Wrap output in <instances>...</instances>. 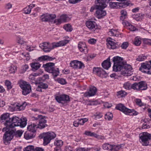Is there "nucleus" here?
I'll return each instance as SVG.
<instances>
[{
  "label": "nucleus",
  "instance_id": "obj_27",
  "mask_svg": "<svg viewBox=\"0 0 151 151\" xmlns=\"http://www.w3.org/2000/svg\"><path fill=\"white\" fill-rule=\"evenodd\" d=\"M30 65L32 70L35 71L40 67L41 65L39 63H32L30 64Z\"/></svg>",
  "mask_w": 151,
  "mask_h": 151
},
{
  "label": "nucleus",
  "instance_id": "obj_12",
  "mask_svg": "<svg viewBox=\"0 0 151 151\" xmlns=\"http://www.w3.org/2000/svg\"><path fill=\"white\" fill-rule=\"evenodd\" d=\"M56 17L55 14H46L41 16V20L42 22H47L50 21L54 19Z\"/></svg>",
  "mask_w": 151,
  "mask_h": 151
},
{
  "label": "nucleus",
  "instance_id": "obj_13",
  "mask_svg": "<svg viewBox=\"0 0 151 151\" xmlns=\"http://www.w3.org/2000/svg\"><path fill=\"white\" fill-rule=\"evenodd\" d=\"M69 20V17L67 15L63 14L60 16V18L55 19L54 23L57 24H60L62 22H67Z\"/></svg>",
  "mask_w": 151,
  "mask_h": 151
},
{
  "label": "nucleus",
  "instance_id": "obj_9",
  "mask_svg": "<svg viewBox=\"0 0 151 151\" xmlns=\"http://www.w3.org/2000/svg\"><path fill=\"white\" fill-rule=\"evenodd\" d=\"M93 72L94 74L102 78H106L108 76V74L101 68H94Z\"/></svg>",
  "mask_w": 151,
  "mask_h": 151
},
{
  "label": "nucleus",
  "instance_id": "obj_42",
  "mask_svg": "<svg viewBox=\"0 0 151 151\" xmlns=\"http://www.w3.org/2000/svg\"><path fill=\"white\" fill-rule=\"evenodd\" d=\"M97 2L99 3L102 5H103V7H106V2L108 3L110 0H97Z\"/></svg>",
  "mask_w": 151,
  "mask_h": 151
},
{
  "label": "nucleus",
  "instance_id": "obj_47",
  "mask_svg": "<svg viewBox=\"0 0 151 151\" xmlns=\"http://www.w3.org/2000/svg\"><path fill=\"white\" fill-rule=\"evenodd\" d=\"M96 4H97V5H95L94 6L91 7L90 10V11L91 12H93L95 9L97 10L99 8L101 7V6H100V4H101L97 2V3H96Z\"/></svg>",
  "mask_w": 151,
  "mask_h": 151
},
{
  "label": "nucleus",
  "instance_id": "obj_18",
  "mask_svg": "<svg viewBox=\"0 0 151 151\" xmlns=\"http://www.w3.org/2000/svg\"><path fill=\"white\" fill-rule=\"evenodd\" d=\"M69 41L68 40H65L60 41L58 42H53L51 44L52 49H53L55 47H58L59 46H63L65 45L66 44L69 42Z\"/></svg>",
  "mask_w": 151,
  "mask_h": 151
},
{
  "label": "nucleus",
  "instance_id": "obj_2",
  "mask_svg": "<svg viewBox=\"0 0 151 151\" xmlns=\"http://www.w3.org/2000/svg\"><path fill=\"white\" fill-rule=\"evenodd\" d=\"M2 131L3 132L6 131L3 136L4 143L6 145L10 143L9 142L12 139L14 136L20 137L23 132L22 130L16 131L15 128L7 130H5V129L4 128Z\"/></svg>",
  "mask_w": 151,
  "mask_h": 151
},
{
  "label": "nucleus",
  "instance_id": "obj_48",
  "mask_svg": "<svg viewBox=\"0 0 151 151\" xmlns=\"http://www.w3.org/2000/svg\"><path fill=\"white\" fill-rule=\"evenodd\" d=\"M17 70V67L16 66L12 65L9 68V72L10 73H14Z\"/></svg>",
  "mask_w": 151,
  "mask_h": 151
},
{
  "label": "nucleus",
  "instance_id": "obj_40",
  "mask_svg": "<svg viewBox=\"0 0 151 151\" xmlns=\"http://www.w3.org/2000/svg\"><path fill=\"white\" fill-rule=\"evenodd\" d=\"M111 145L108 143H105L102 145L103 149L105 150H110L111 149Z\"/></svg>",
  "mask_w": 151,
  "mask_h": 151
},
{
  "label": "nucleus",
  "instance_id": "obj_31",
  "mask_svg": "<svg viewBox=\"0 0 151 151\" xmlns=\"http://www.w3.org/2000/svg\"><path fill=\"white\" fill-rule=\"evenodd\" d=\"M109 35H110L118 37L119 36V32L117 30L113 29H110L109 32Z\"/></svg>",
  "mask_w": 151,
  "mask_h": 151
},
{
  "label": "nucleus",
  "instance_id": "obj_35",
  "mask_svg": "<svg viewBox=\"0 0 151 151\" xmlns=\"http://www.w3.org/2000/svg\"><path fill=\"white\" fill-rule=\"evenodd\" d=\"M125 24L126 25L129 27V29L131 31H134L136 29V27L132 25L131 24L129 23L128 22H124Z\"/></svg>",
  "mask_w": 151,
  "mask_h": 151
},
{
  "label": "nucleus",
  "instance_id": "obj_8",
  "mask_svg": "<svg viewBox=\"0 0 151 151\" xmlns=\"http://www.w3.org/2000/svg\"><path fill=\"white\" fill-rule=\"evenodd\" d=\"M19 86L22 89V94L24 95H27L31 91L30 85L25 81L21 82L19 84Z\"/></svg>",
  "mask_w": 151,
  "mask_h": 151
},
{
  "label": "nucleus",
  "instance_id": "obj_49",
  "mask_svg": "<svg viewBox=\"0 0 151 151\" xmlns=\"http://www.w3.org/2000/svg\"><path fill=\"white\" fill-rule=\"evenodd\" d=\"M29 68L28 65H25L22 66V69L21 70L20 72L23 73L27 71Z\"/></svg>",
  "mask_w": 151,
  "mask_h": 151
},
{
  "label": "nucleus",
  "instance_id": "obj_54",
  "mask_svg": "<svg viewBox=\"0 0 151 151\" xmlns=\"http://www.w3.org/2000/svg\"><path fill=\"white\" fill-rule=\"evenodd\" d=\"M141 43V41L138 38H136L134 42V44L135 45L138 46Z\"/></svg>",
  "mask_w": 151,
  "mask_h": 151
},
{
  "label": "nucleus",
  "instance_id": "obj_19",
  "mask_svg": "<svg viewBox=\"0 0 151 151\" xmlns=\"http://www.w3.org/2000/svg\"><path fill=\"white\" fill-rule=\"evenodd\" d=\"M86 25L87 27L90 30L94 31L97 27V25L93 21H88L86 22Z\"/></svg>",
  "mask_w": 151,
  "mask_h": 151
},
{
  "label": "nucleus",
  "instance_id": "obj_56",
  "mask_svg": "<svg viewBox=\"0 0 151 151\" xmlns=\"http://www.w3.org/2000/svg\"><path fill=\"white\" fill-rule=\"evenodd\" d=\"M17 43L21 45L24 44L25 42L23 39L19 36H18L17 37Z\"/></svg>",
  "mask_w": 151,
  "mask_h": 151
},
{
  "label": "nucleus",
  "instance_id": "obj_52",
  "mask_svg": "<svg viewBox=\"0 0 151 151\" xmlns=\"http://www.w3.org/2000/svg\"><path fill=\"white\" fill-rule=\"evenodd\" d=\"M129 4V3L127 2H124L123 3H119V5L120 7L124 8L128 6Z\"/></svg>",
  "mask_w": 151,
  "mask_h": 151
},
{
  "label": "nucleus",
  "instance_id": "obj_5",
  "mask_svg": "<svg viewBox=\"0 0 151 151\" xmlns=\"http://www.w3.org/2000/svg\"><path fill=\"white\" fill-rule=\"evenodd\" d=\"M113 61L114 63L113 70L116 72L120 70L122 66L124 65L125 63L123 61V58L118 56L114 57L113 58Z\"/></svg>",
  "mask_w": 151,
  "mask_h": 151
},
{
  "label": "nucleus",
  "instance_id": "obj_14",
  "mask_svg": "<svg viewBox=\"0 0 151 151\" xmlns=\"http://www.w3.org/2000/svg\"><path fill=\"white\" fill-rule=\"evenodd\" d=\"M51 44L49 42H44L40 45V47L45 52H49L52 50Z\"/></svg>",
  "mask_w": 151,
  "mask_h": 151
},
{
  "label": "nucleus",
  "instance_id": "obj_22",
  "mask_svg": "<svg viewBox=\"0 0 151 151\" xmlns=\"http://www.w3.org/2000/svg\"><path fill=\"white\" fill-rule=\"evenodd\" d=\"M55 59V58H53L48 55H43L39 57L37 60L40 62H42L45 61H52Z\"/></svg>",
  "mask_w": 151,
  "mask_h": 151
},
{
  "label": "nucleus",
  "instance_id": "obj_63",
  "mask_svg": "<svg viewBox=\"0 0 151 151\" xmlns=\"http://www.w3.org/2000/svg\"><path fill=\"white\" fill-rule=\"evenodd\" d=\"M96 40L93 38H92L89 39L88 40V42L90 44H94L96 43Z\"/></svg>",
  "mask_w": 151,
  "mask_h": 151
},
{
  "label": "nucleus",
  "instance_id": "obj_51",
  "mask_svg": "<svg viewBox=\"0 0 151 151\" xmlns=\"http://www.w3.org/2000/svg\"><path fill=\"white\" fill-rule=\"evenodd\" d=\"M124 87L125 89L127 90L130 89L132 88V85L129 82L125 83L124 84Z\"/></svg>",
  "mask_w": 151,
  "mask_h": 151
},
{
  "label": "nucleus",
  "instance_id": "obj_6",
  "mask_svg": "<svg viewBox=\"0 0 151 151\" xmlns=\"http://www.w3.org/2000/svg\"><path fill=\"white\" fill-rule=\"evenodd\" d=\"M139 137L141 139V142L143 143V146H147L149 145V141L151 139V135L147 132L141 133L139 134Z\"/></svg>",
  "mask_w": 151,
  "mask_h": 151
},
{
  "label": "nucleus",
  "instance_id": "obj_17",
  "mask_svg": "<svg viewBox=\"0 0 151 151\" xmlns=\"http://www.w3.org/2000/svg\"><path fill=\"white\" fill-rule=\"evenodd\" d=\"M97 91V89L95 87L91 86L90 87L89 91L84 93V96L86 97L94 96L95 95Z\"/></svg>",
  "mask_w": 151,
  "mask_h": 151
},
{
  "label": "nucleus",
  "instance_id": "obj_25",
  "mask_svg": "<svg viewBox=\"0 0 151 151\" xmlns=\"http://www.w3.org/2000/svg\"><path fill=\"white\" fill-rule=\"evenodd\" d=\"M48 85L47 84L42 82L39 83L38 84V87L36 89L37 91L42 92V89H45L48 88Z\"/></svg>",
  "mask_w": 151,
  "mask_h": 151
},
{
  "label": "nucleus",
  "instance_id": "obj_44",
  "mask_svg": "<svg viewBox=\"0 0 151 151\" xmlns=\"http://www.w3.org/2000/svg\"><path fill=\"white\" fill-rule=\"evenodd\" d=\"M76 65L77 68L76 69H81L85 67L83 63L78 60H77Z\"/></svg>",
  "mask_w": 151,
  "mask_h": 151
},
{
  "label": "nucleus",
  "instance_id": "obj_46",
  "mask_svg": "<svg viewBox=\"0 0 151 151\" xmlns=\"http://www.w3.org/2000/svg\"><path fill=\"white\" fill-rule=\"evenodd\" d=\"M147 57L143 55L138 56L136 59V60L138 61H141L144 60Z\"/></svg>",
  "mask_w": 151,
  "mask_h": 151
},
{
  "label": "nucleus",
  "instance_id": "obj_16",
  "mask_svg": "<svg viewBox=\"0 0 151 151\" xmlns=\"http://www.w3.org/2000/svg\"><path fill=\"white\" fill-rule=\"evenodd\" d=\"M116 108L122 111L126 114H127L129 113L132 112L131 109L127 108L123 104H118L116 107Z\"/></svg>",
  "mask_w": 151,
  "mask_h": 151
},
{
  "label": "nucleus",
  "instance_id": "obj_41",
  "mask_svg": "<svg viewBox=\"0 0 151 151\" xmlns=\"http://www.w3.org/2000/svg\"><path fill=\"white\" fill-rule=\"evenodd\" d=\"M113 117V114L111 113L110 112H108L107 113L105 114V118L106 119H107L109 120H111Z\"/></svg>",
  "mask_w": 151,
  "mask_h": 151
},
{
  "label": "nucleus",
  "instance_id": "obj_15",
  "mask_svg": "<svg viewBox=\"0 0 151 151\" xmlns=\"http://www.w3.org/2000/svg\"><path fill=\"white\" fill-rule=\"evenodd\" d=\"M55 99L59 103H61L62 101L67 102L70 101L69 96L65 94L56 96L55 97Z\"/></svg>",
  "mask_w": 151,
  "mask_h": 151
},
{
  "label": "nucleus",
  "instance_id": "obj_64",
  "mask_svg": "<svg viewBox=\"0 0 151 151\" xmlns=\"http://www.w3.org/2000/svg\"><path fill=\"white\" fill-rule=\"evenodd\" d=\"M85 134L87 136L93 137V132H92L90 131H86L85 132Z\"/></svg>",
  "mask_w": 151,
  "mask_h": 151
},
{
  "label": "nucleus",
  "instance_id": "obj_26",
  "mask_svg": "<svg viewBox=\"0 0 151 151\" xmlns=\"http://www.w3.org/2000/svg\"><path fill=\"white\" fill-rule=\"evenodd\" d=\"M38 128L37 125L34 123L31 124L27 127V130L30 132H35L36 131V129Z\"/></svg>",
  "mask_w": 151,
  "mask_h": 151
},
{
  "label": "nucleus",
  "instance_id": "obj_3",
  "mask_svg": "<svg viewBox=\"0 0 151 151\" xmlns=\"http://www.w3.org/2000/svg\"><path fill=\"white\" fill-rule=\"evenodd\" d=\"M54 66L55 63H47L43 64L42 65L45 71L52 74L54 78L56 77L60 73L59 68H55Z\"/></svg>",
  "mask_w": 151,
  "mask_h": 151
},
{
  "label": "nucleus",
  "instance_id": "obj_30",
  "mask_svg": "<svg viewBox=\"0 0 151 151\" xmlns=\"http://www.w3.org/2000/svg\"><path fill=\"white\" fill-rule=\"evenodd\" d=\"M27 105V103L25 102H24L21 104L17 105V109H18L19 111L23 110L25 109Z\"/></svg>",
  "mask_w": 151,
  "mask_h": 151
},
{
  "label": "nucleus",
  "instance_id": "obj_50",
  "mask_svg": "<svg viewBox=\"0 0 151 151\" xmlns=\"http://www.w3.org/2000/svg\"><path fill=\"white\" fill-rule=\"evenodd\" d=\"M77 60H74L71 61L70 63V66L73 68L76 69L77 68Z\"/></svg>",
  "mask_w": 151,
  "mask_h": 151
},
{
  "label": "nucleus",
  "instance_id": "obj_59",
  "mask_svg": "<svg viewBox=\"0 0 151 151\" xmlns=\"http://www.w3.org/2000/svg\"><path fill=\"white\" fill-rule=\"evenodd\" d=\"M145 69L143 68H139V70L141 71L143 73H147L148 74H151V71L150 70H145Z\"/></svg>",
  "mask_w": 151,
  "mask_h": 151
},
{
  "label": "nucleus",
  "instance_id": "obj_34",
  "mask_svg": "<svg viewBox=\"0 0 151 151\" xmlns=\"http://www.w3.org/2000/svg\"><path fill=\"white\" fill-rule=\"evenodd\" d=\"M63 142L60 140H56L54 143V145L56 146V147L60 148L63 145Z\"/></svg>",
  "mask_w": 151,
  "mask_h": 151
},
{
  "label": "nucleus",
  "instance_id": "obj_38",
  "mask_svg": "<svg viewBox=\"0 0 151 151\" xmlns=\"http://www.w3.org/2000/svg\"><path fill=\"white\" fill-rule=\"evenodd\" d=\"M111 151H118L121 148V146L120 145H111Z\"/></svg>",
  "mask_w": 151,
  "mask_h": 151
},
{
  "label": "nucleus",
  "instance_id": "obj_4",
  "mask_svg": "<svg viewBox=\"0 0 151 151\" xmlns=\"http://www.w3.org/2000/svg\"><path fill=\"white\" fill-rule=\"evenodd\" d=\"M56 136V134L52 132L41 134L40 135L39 137L41 139L43 138V144L44 145H46L50 142L51 140L54 138Z\"/></svg>",
  "mask_w": 151,
  "mask_h": 151
},
{
  "label": "nucleus",
  "instance_id": "obj_45",
  "mask_svg": "<svg viewBox=\"0 0 151 151\" xmlns=\"http://www.w3.org/2000/svg\"><path fill=\"white\" fill-rule=\"evenodd\" d=\"M132 88L134 90H136L137 91H139L140 90L139 83H135L132 85Z\"/></svg>",
  "mask_w": 151,
  "mask_h": 151
},
{
  "label": "nucleus",
  "instance_id": "obj_58",
  "mask_svg": "<svg viewBox=\"0 0 151 151\" xmlns=\"http://www.w3.org/2000/svg\"><path fill=\"white\" fill-rule=\"evenodd\" d=\"M5 84L8 89H10L12 88L11 83L9 81H6L5 82Z\"/></svg>",
  "mask_w": 151,
  "mask_h": 151
},
{
  "label": "nucleus",
  "instance_id": "obj_39",
  "mask_svg": "<svg viewBox=\"0 0 151 151\" xmlns=\"http://www.w3.org/2000/svg\"><path fill=\"white\" fill-rule=\"evenodd\" d=\"M121 16L120 17V19L123 20L125 18V17L127 15V12L125 10H122L121 11Z\"/></svg>",
  "mask_w": 151,
  "mask_h": 151
},
{
  "label": "nucleus",
  "instance_id": "obj_61",
  "mask_svg": "<svg viewBox=\"0 0 151 151\" xmlns=\"http://www.w3.org/2000/svg\"><path fill=\"white\" fill-rule=\"evenodd\" d=\"M95 119L96 120H97L101 118L102 116L103 115L101 113H99V114H97L96 115H95Z\"/></svg>",
  "mask_w": 151,
  "mask_h": 151
},
{
  "label": "nucleus",
  "instance_id": "obj_60",
  "mask_svg": "<svg viewBox=\"0 0 151 151\" xmlns=\"http://www.w3.org/2000/svg\"><path fill=\"white\" fill-rule=\"evenodd\" d=\"M58 82L62 84H64L66 83V81L65 79L61 78L58 79Z\"/></svg>",
  "mask_w": 151,
  "mask_h": 151
},
{
  "label": "nucleus",
  "instance_id": "obj_10",
  "mask_svg": "<svg viewBox=\"0 0 151 151\" xmlns=\"http://www.w3.org/2000/svg\"><path fill=\"white\" fill-rule=\"evenodd\" d=\"M100 6L101 7L99 8L96 12V16L98 19L103 18L106 14V12L103 10L105 8L103 7V5H102L101 4H100Z\"/></svg>",
  "mask_w": 151,
  "mask_h": 151
},
{
  "label": "nucleus",
  "instance_id": "obj_37",
  "mask_svg": "<svg viewBox=\"0 0 151 151\" xmlns=\"http://www.w3.org/2000/svg\"><path fill=\"white\" fill-rule=\"evenodd\" d=\"M142 16V14L141 13L134 14L132 15L133 18L137 21H139L140 19H141Z\"/></svg>",
  "mask_w": 151,
  "mask_h": 151
},
{
  "label": "nucleus",
  "instance_id": "obj_57",
  "mask_svg": "<svg viewBox=\"0 0 151 151\" xmlns=\"http://www.w3.org/2000/svg\"><path fill=\"white\" fill-rule=\"evenodd\" d=\"M128 45L129 44L128 42H123L121 45H120V47H121L123 49H125L127 48Z\"/></svg>",
  "mask_w": 151,
  "mask_h": 151
},
{
  "label": "nucleus",
  "instance_id": "obj_62",
  "mask_svg": "<svg viewBox=\"0 0 151 151\" xmlns=\"http://www.w3.org/2000/svg\"><path fill=\"white\" fill-rule=\"evenodd\" d=\"M117 3L116 2H111L110 3V7L113 8H114L117 6Z\"/></svg>",
  "mask_w": 151,
  "mask_h": 151
},
{
  "label": "nucleus",
  "instance_id": "obj_55",
  "mask_svg": "<svg viewBox=\"0 0 151 151\" xmlns=\"http://www.w3.org/2000/svg\"><path fill=\"white\" fill-rule=\"evenodd\" d=\"M31 10V8L28 6L24 8V11L25 14H29L30 13Z\"/></svg>",
  "mask_w": 151,
  "mask_h": 151
},
{
  "label": "nucleus",
  "instance_id": "obj_24",
  "mask_svg": "<svg viewBox=\"0 0 151 151\" xmlns=\"http://www.w3.org/2000/svg\"><path fill=\"white\" fill-rule=\"evenodd\" d=\"M111 64L110 59L109 58L103 62L102 63V66L104 68L107 70L111 66Z\"/></svg>",
  "mask_w": 151,
  "mask_h": 151
},
{
  "label": "nucleus",
  "instance_id": "obj_29",
  "mask_svg": "<svg viewBox=\"0 0 151 151\" xmlns=\"http://www.w3.org/2000/svg\"><path fill=\"white\" fill-rule=\"evenodd\" d=\"M9 114L8 113H5L1 115L0 116L1 120H6V122L9 119H11L9 118Z\"/></svg>",
  "mask_w": 151,
  "mask_h": 151
},
{
  "label": "nucleus",
  "instance_id": "obj_43",
  "mask_svg": "<svg viewBox=\"0 0 151 151\" xmlns=\"http://www.w3.org/2000/svg\"><path fill=\"white\" fill-rule=\"evenodd\" d=\"M140 68H142L145 70H149L151 68V66L150 64H145V63H143L142 64Z\"/></svg>",
  "mask_w": 151,
  "mask_h": 151
},
{
  "label": "nucleus",
  "instance_id": "obj_33",
  "mask_svg": "<svg viewBox=\"0 0 151 151\" xmlns=\"http://www.w3.org/2000/svg\"><path fill=\"white\" fill-rule=\"evenodd\" d=\"M127 95V93L124 91L121 90L117 92L116 95L118 97H123Z\"/></svg>",
  "mask_w": 151,
  "mask_h": 151
},
{
  "label": "nucleus",
  "instance_id": "obj_21",
  "mask_svg": "<svg viewBox=\"0 0 151 151\" xmlns=\"http://www.w3.org/2000/svg\"><path fill=\"white\" fill-rule=\"evenodd\" d=\"M78 47L80 51L85 53L87 52V48L85 43L84 42H79Z\"/></svg>",
  "mask_w": 151,
  "mask_h": 151
},
{
  "label": "nucleus",
  "instance_id": "obj_11",
  "mask_svg": "<svg viewBox=\"0 0 151 151\" xmlns=\"http://www.w3.org/2000/svg\"><path fill=\"white\" fill-rule=\"evenodd\" d=\"M107 46L108 48L113 50L116 49L120 47V44L119 42H115L111 40H107Z\"/></svg>",
  "mask_w": 151,
  "mask_h": 151
},
{
  "label": "nucleus",
  "instance_id": "obj_28",
  "mask_svg": "<svg viewBox=\"0 0 151 151\" xmlns=\"http://www.w3.org/2000/svg\"><path fill=\"white\" fill-rule=\"evenodd\" d=\"M140 90H145L147 88V85L146 83L144 81H141L139 83Z\"/></svg>",
  "mask_w": 151,
  "mask_h": 151
},
{
  "label": "nucleus",
  "instance_id": "obj_20",
  "mask_svg": "<svg viewBox=\"0 0 151 151\" xmlns=\"http://www.w3.org/2000/svg\"><path fill=\"white\" fill-rule=\"evenodd\" d=\"M45 118V116H43L42 118L39 120V123L37 125L38 128L42 129L47 126V125L46 124L47 121Z\"/></svg>",
  "mask_w": 151,
  "mask_h": 151
},
{
  "label": "nucleus",
  "instance_id": "obj_23",
  "mask_svg": "<svg viewBox=\"0 0 151 151\" xmlns=\"http://www.w3.org/2000/svg\"><path fill=\"white\" fill-rule=\"evenodd\" d=\"M43 149L41 148L36 147L34 149L33 146H28L24 149V151H43Z\"/></svg>",
  "mask_w": 151,
  "mask_h": 151
},
{
  "label": "nucleus",
  "instance_id": "obj_1",
  "mask_svg": "<svg viewBox=\"0 0 151 151\" xmlns=\"http://www.w3.org/2000/svg\"><path fill=\"white\" fill-rule=\"evenodd\" d=\"M27 121L25 117L20 119L16 116H13L4 122V124L6 127L5 130H7L14 128L15 127L17 126L24 127L27 124Z\"/></svg>",
  "mask_w": 151,
  "mask_h": 151
},
{
  "label": "nucleus",
  "instance_id": "obj_7",
  "mask_svg": "<svg viewBox=\"0 0 151 151\" xmlns=\"http://www.w3.org/2000/svg\"><path fill=\"white\" fill-rule=\"evenodd\" d=\"M120 69L121 74L124 76H130L132 74V69L131 66L126 64V62L124 63V65L122 66Z\"/></svg>",
  "mask_w": 151,
  "mask_h": 151
},
{
  "label": "nucleus",
  "instance_id": "obj_32",
  "mask_svg": "<svg viewBox=\"0 0 151 151\" xmlns=\"http://www.w3.org/2000/svg\"><path fill=\"white\" fill-rule=\"evenodd\" d=\"M24 136V138L26 139H29L32 138L35 136H33L32 134L27 132H26L25 133Z\"/></svg>",
  "mask_w": 151,
  "mask_h": 151
},
{
  "label": "nucleus",
  "instance_id": "obj_53",
  "mask_svg": "<svg viewBox=\"0 0 151 151\" xmlns=\"http://www.w3.org/2000/svg\"><path fill=\"white\" fill-rule=\"evenodd\" d=\"M136 102L137 104L139 106H144V104L142 102L140 99H136Z\"/></svg>",
  "mask_w": 151,
  "mask_h": 151
},
{
  "label": "nucleus",
  "instance_id": "obj_36",
  "mask_svg": "<svg viewBox=\"0 0 151 151\" xmlns=\"http://www.w3.org/2000/svg\"><path fill=\"white\" fill-rule=\"evenodd\" d=\"M64 29L68 32H71L73 29L71 26L69 24H65L63 26Z\"/></svg>",
  "mask_w": 151,
  "mask_h": 151
}]
</instances>
